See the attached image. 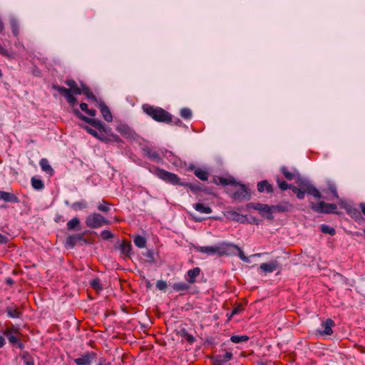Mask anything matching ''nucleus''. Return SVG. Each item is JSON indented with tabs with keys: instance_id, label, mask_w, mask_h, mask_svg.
Instances as JSON below:
<instances>
[{
	"instance_id": "obj_53",
	"label": "nucleus",
	"mask_w": 365,
	"mask_h": 365,
	"mask_svg": "<svg viewBox=\"0 0 365 365\" xmlns=\"http://www.w3.org/2000/svg\"><path fill=\"white\" fill-rule=\"evenodd\" d=\"M9 241V240L6 236L3 235L0 233V244L5 245L7 244Z\"/></svg>"
},
{
	"instance_id": "obj_41",
	"label": "nucleus",
	"mask_w": 365,
	"mask_h": 365,
	"mask_svg": "<svg viewBox=\"0 0 365 365\" xmlns=\"http://www.w3.org/2000/svg\"><path fill=\"white\" fill-rule=\"evenodd\" d=\"M80 108L83 111H85L88 115L94 117L96 114V111L94 109H88V105L86 103H81Z\"/></svg>"
},
{
	"instance_id": "obj_36",
	"label": "nucleus",
	"mask_w": 365,
	"mask_h": 365,
	"mask_svg": "<svg viewBox=\"0 0 365 365\" xmlns=\"http://www.w3.org/2000/svg\"><path fill=\"white\" fill-rule=\"evenodd\" d=\"M90 285L97 293H99L103 289L101 280L98 278L92 279L90 282Z\"/></svg>"
},
{
	"instance_id": "obj_57",
	"label": "nucleus",
	"mask_w": 365,
	"mask_h": 365,
	"mask_svg": "<svg viewBox=\"0 0 365 365\" xmlns=\"http://www.w3.org/2000/svg\"><path fill=\"white\" fill-rule=\"evenodd\" d=\"M247 220H248V222L251 224H255V225L259 224V220L255 217H250L249 220L247 218Z\"/></svg>"
},
{
	"instance_id": "obj_28",
	"label": "nucleus",
	"mask_w": 365,
	"mask_h": 365,
	"mask_svg": "<svg viewBox=\"0 0 365 365\" xmlns=\"http://www.w3.org/2000/svg\"><path fill=\"white\" fill-rule=\"evenodd\" d=\"M81 94H83L87 98L91 99L93 101L98 102L96 96L93 94L91 89L85 84H81Z\"/></svg>"
},
{
	"instance_id": "obj_51",
	"label": "nucleus",
	"mask_w": 365,
	"mask_h": 365,
	"mask_svg": "<svg viewBox=\"0 0 365 365\" xmlns=\"http://www.w3.org/2000/svg\"><path fill=\"white\" fill-rule=\"evenodd\" d=\"M233 357L232 352H226L225 355L222 356V359H221L223 362H227L231 360Z\"/></svg>"
},
{
	"instance_id": "obj_55",
	"label": "nucleus",
	"mask_w": 365,
	"mask_h": 365,
	"mask_svg": "<svg viewBox=\"0 0 365 365\" xmlns=\"http://www.w3.org/2000/svg\"><path fill=\"white\" fill-rule=\"evenodd\" d=\"M11 31L14 36H17L19 34V29L17 25L15 23H13L11 25Z\"/></svg>"
},
{
	"instance_id": "obj_11",
	"label": "nucleus",
	"mask_w": 365,
	"mask_h": 365,
	"mask_svg": "<svg viewBox=\"0 0 365 365\" xmlns=\"http://www.w3.org/2000/svg\"><path fill=\"white\" fill-rule=\"evenodd\" d=\"M115 130L125 138L134 140L136 138L135 131L125 123H118Z\"/></svg>"
},
{
	"instance_id": "obj_9",
	"label": "nucleus",
	"mask_w": 365,
	"mask_h": 365,
	"mask_svg": "<svg viewBox=\"0 0 365 365\" xmlns=\"http://www.w3.org/2000/svg\"><path fill=\"white\" fill-rule=\"evenodd\" d=\"M226 243L222 244L220 247L218 246H204L200 247L198 250L200 252L207 253V254H215L217 253L219 256H225L229 255L230 252L227 250V247L225 246Z\"/></svg>"
},
{
	"instance_id": "obj_25",
	"label": "nucleus",
	"mask_w": 365,
	"mask_h": 365,
	"mask_svg": "<svg viewBox=\"0 0 365 365\" xmlns=\"http://www.w3.org/2000/svg\"><path fill=\"white\" fill-rule=\"evenodd\" d=\"M200 272L201 270L198 267H194L193 269L188 270L187 272V281L190 284H194L196 282L195 278L200 275Z\"/></svg>"
},
{
	"instance_id": "obj_18",
	"label": "nucleus",
	"mask_w": 365,
	"mask_h": 365,
	"mask_svg": "<svg viewBox=\"0 0 365 365\" xmlns=\"http://www.w3.org/2000/svg\"><path fill=\"white\" fill-rule=\"evenodd\" d=\"M98 108L105 120L107 122H111L113 120V115L109 108L106 105V103L103 101H100Z\"/></svg>"
},
{
	"instance_id": "obj_54",
	"label": "nucleus",
	"mask_w": 365,
	"mask_h": 365,
	"mask_svg": "<svg viewBox=\"0 0 365 365\" xmlns=\"http://www.w3.org/2000/svg\"><path fill=\"white\" fill-rule=\"evenodd\" d=\"M242 307L241 304H238L236 307H234V309L232 311V314H237L242 312Z\"/></svg>"
},
{
	"instance_id": "obj_29",
	"label": "nucleus",
	"mask_w": 365,
	"mask_h": 365,
	"mask_svg": "<svg viewBox=\"0 0 365 365\" xmlns=\"http://www.w3.org/2000/svg\"><path fill=\"white\" fill-rule=\"evenodd\" d=\"M228 215H229L230 219H232V220L239 222L240 223H244L247 221L246 216L242 215L237 212H235V211L228 212Z\"/></svg>"
},
{
	"instance_id": "obj_3",
	"label": "nucleus",
	"mask_w": 365,
	"mask_h": 365,
	"mask_svg": "<svg viewBox=\"0 0 365 365\" xmlns=\"http://www.w3.org/2000/svg\"><path fill=\"white\" fill-rule=\"evenodd\" d=\"M144 112L155 120L165 123L172 122V115L165 110L159 107H154L150 105L143 106Z\"/></svg>"
},
{
	"instance_id": "obj_48",
	"label": "nucleus",
	"mask_w": 365,
	"mask_h": 365,
	"mask_svg": "<svg viewBox=\"0 0 365 365\" xmlns=\"http://www.w3.org/2000/svg\"><path fill=\"white\" fill-rule=\"evenodd\" d=\"M329 190L331 191L332 195L335 198H339V195L336 190V187L334 184L329 182L328 184Z\"/></svg>"
},
{
	"instance_id": "obj_43",
	"label": "nucleus",
	"mask_w": 365,
	"mask_h": 365,
	"mask_svg": "<svg viewBox=\"0 0 365 365\" xmlns=\"http://www.w3.org/2000/svg\"><path fill=\"white\" fill-rule=\"evenodd\" d=\"M180 115L185 119H190L192 115V110L188 108H183L180 110Z\"/></svg>"
},
{
	"instance_id": "obj_34",
	"label": "nucleus",
	"mask_w": 365,
	"mask_h": 365,
	"mask_svg": "<svg viewBox=\"0 0 365 365\" xmlns=\"http://www.w3.org/2000/svg\"><path fill=\"white\" fill-rule=\"evenodd\" d=\"M300 188H298L295 187L294 185H292L290 187V190H292V192L296 195L297 197L299 200L304 198V194L306 193L304 190L302 188L301 184L299 185Z\"/></svg>"
},
{
	"instance_id": "obj_39",
	"label": "nucleus",
	"mask_w": 365,
	"mask_h": 365,
	"mask_svg": "<svg viewBox=\"0 0 365 365\" xmlns=\"http://www.w3.org/2000/svg\"><path fill=\"white\" fill-rule=\"evenodd\" d=\"M173 288L174 290L180 292V291H187L190 287L185 282H178L175 283L173 285Z\"/></svg>"
},
{
	"instance_id": "obj_10",
	"label": "nucleus",
	"mask_w": 365,
	"mask_h": 365,
	"mask_svg": "<svg viewBox=\"0 0 365 365\" xmlns=\"http://www.w3.org/2000/svg\"><path fill=\"white\" fill-rule=\"evenodd\" d=\"M247 207L258 210L262 214V215L265 217L267 219H274V216L272 215L271 206H269L267 204L250 203L247 205Z\"/></svg>"
},
{
	"instance_id": "obj_56",
	"label": "nucleus",
	"mask_w": 365,
	"mask_h": 365,
	"mask_svg": "<svg viewBox=\"0 0 365 365\" xmlns=\"http://www.w3.org/2000/svg\"><path fill=\"white\" fill-rule=\"evenodd\" d=\"M224 363L223 361L218 358H215L212 361V365H224Z\"/></svg>"
},
{
	"instance_id": "obj_15",
	"label": "nucleus",
	"mask_w": 365,
	"mask_h": 365,
	"mask_svg": "<svg viewBox=\"0 0 365 365\" xmlns=\"http://www.w3.org/2000/svg\"><path fill=\"white\" fill-rule=\"evenodd\" d=\"M301 186L307 194L311 195L317 199L322 197L320 192L312 185L308 182H302L301 183Z\"/></svg>"
},
{
	"instance_id": "obj_22",
	"label": "nucleus",
	"mask_w": 365,
	"mask_h": 365,
	"mask_svg": "<svg viewBox=\"0 0 365 365\" xmlns=\"http://www.w3.org/2000/svg\"><path fill=\"white\" fill-rule=\"evenodd\" d=\"M278 267V263L276 261H272L268 263H262L260 264V269L264 273H270L275 271Z\"/></svg>"
},
{
	"instance_id": "obj_19",
	"label": "nucleus",
	"mask_w": 365,
	"mask_h": 365,
	"mask_svg": "<svg viewBox=\"0 0 365 365\" xmlns=\"http://www.w3.org/2000/svg\"><path fill=\"white\" fill-rule=\"evenodd\" d=\"M292 207V205L287 202L277 205H272L271 206L272 215L274 212L279 213V212H288L291 210Z\"/></svg>"
},
{
	"instance_id": "obj_2",
	"label": "nucleus",
	"mask_w": 365,
	"mask_h": 365,
	"mask_svg": "<svg viewBox=\"0 0 365 365\" xmlns=\"http://www.w3.org/2000/svg\"><path fill=\"white\" fill-rule=\"evenodd\" d=\"M65 83L69 87V88L56 84L52 86V88L57 91L61 95L66 98L68 103L73 110L76 109V106L77 104V99L74 95H81L82 93L81 86L79 87L73 79L66 80Z\"/></svg>"
},
{
	"instance_id": "obj_23",
	"label": "nucleus",
	"mask_w": 365,
	"mask_h": 365,
	"mask_svg": "<svg viewBox=\"0 0 365 365\" xmlns=\"http://www.w3.org/2000/svg\"><path fill=\"white\" fill-rule=\"evenodd\" d=\"M257 190L259 192L266 191L267 193H272L273 186L267 180H262L257 183Z\"/></svg>"
},
{
	"instance_id": "obj_44",
	"label": "nucleus",
	"mask_w": 365,
	"mask_h": 365,
	"mask_svg": "<svg viewBox=\"0 0 365 365\" xmlns=\"http://www.w3.org/2000/svg\"><path fill=\"white\" fill-rule=\"evenodd\" d=\"M21 357L26 365H34V361L32 357L28 353L23 354Z\"/></svg>"
},
{
	"instance_id": "obj_61",
	"label": "nucleus",
	"mask_w": 365,
	"mask_h": 365,
	"mask_svg": "<svg viewBox=\"0 0 365 365\" xmlns=\"http://www.w3.org/2000/svg\"><path fill=\"white\" fill-rule=\"evenodd\" d=\"M5 344V339L3 336H0V348Z\"/></svg>"
},
{
	"instance_id": "obj_16",
	"label": "nucleus",
	"mask_w": 365,
	"mask_h": 365,
	"mask_svg": "<svg viewBox=\"0 0 365 365\" xmlns=\"http://www.w3.org/2000/svg\"><path fill=\"white\" fill-rule=\"evenodd\" d=\"M83 239L84 235L83 233L70 235L66 238L65 245L67 248H73L76 245L77 242L83 240Z\"/></svg>"
},
{
	"instance_id": "obj_24",
	"label": "nucleus",
	"mask_w": 365,
	"mask_h": 365,
	"mask_svg": "<svg viewBox=\"0 0 365 365\" xmlns=\"http://www.w3.org/2000/svg\"><path fill=\"white\" fill-rule=\"evenodd\" d=\"M6 312L10 318H20L23 313L22 310L18 307H7Z\"/></svg>"
},
{
	"instance_id": "obj_4",
	"label": "nucleus",
	"mask_w": 365,
	"mask_h": 365,
	"mask_svg": "<svg viewBox=\"0 0 365 365\" xmlns=\"http://www.w3.org/2000/svg\"><path fill=\"white\" fill-rule=\"evenodd\" d=\"M232 186L235 188L231 194L232 200L242 202L250 199V190L245 185L237 182V185H233Z\"/></svg>"
},
{
	"instance_id": "obj_49",
	"label": "nucleus",
	"mask_w": 365,
	"mask_h": 365,
	"mask_svg": "<svg viewBox=\"0 0 365 365\" xmlns=\"http://www.w3.org/2000/svg\"><path fill=\"white\" fill-rule=\"evenodd\" d=\"M156 287L160 290H164L167 288V283L165 281L159 280L156 283Z\"/></svg>"
},
{
	"instance_id": "obj_59",
	"label": "nucleus",
	"mask_w": 365,
	"mask_h": 365,
	"mask_svg": "<svg viewBox=\"0 0 365 365\" xmlns=\"http://www.w3.org/2000/svg\"><path fill=\"white\" fill-rule=\"evenodd\" d=\"M96 365H112L110 362H107L106 359H101Z\"/></svg>"
},
{
	"instance_id": "obj_8",
	"label": "nucleus",
	"mask_w": 365,
	"mask_h": 365,
	"mask_svg": "<svg viewBox=\"0 0 365 365\" xmlns=\"http://www.w3.org/2000/svg\"><path fill=\"white\" fill-rule=\"evenodd\" d=\"M3 334L7 337L9 343L11 344H16L20 340L19 337L16 336L21 334L19 329L14 327L12 324L10 325H6V328L3 331Z\"/></svg>"
},
{
	"instance_id": "obj_27",
	"label": "nucleus",
	"mask_w": 365,
	"mask_h": 365,
	"mask_svg": "<svg viewBox=\"0 0 365 365\" xmlns=\"http://www.w3.org/2000/svg\"><path fill=\"white\" fill-rule=\"evenodd\" d=\"M40 166L43 171L48 174L50 176L54 173L53 169L50 165L48 161L46 158H42L39 162Z\"/></svg>"
},
{
	"instance_id": "obj_52",
	"label": "nucleus",
	"mask_w": 365,
	"mask_h": 365,
	"mask_svg": "<svg viewBox=\"0 0 365 365\" xmlns=\"http://www.w3.org/2000/svg\"><path fill=\"white\" fill-rule=\"evenodd\" d=\"M0 54L5 57L9 58L11 56V55L9 54L8 51L6 49H5L4 47H2L1 45H0Z\"/></svg>"
},
{
	"instance_id": "obj_42",
	"label": "nucleus",
	"mask_w": 365,
	"mask_h": 365,
	"mask_svg": "<svg viewBox=\"0 0 365 365\" xmlns=\"http://www.w3.org/2000/svg\"><path fill=\"white\" fill-rule=\"evenodd\" d=\"M321 231L324 234H329L331 236L334 235L336 233L335 230L327 225H322L320 227Z\"/></svg>"
},
{
	"instance_id": "obj_30",
	"label": "nucleus",
	"mask_w": 365,
	"mask_h": 365,
	"mask_svg": "<svg viewBox=\"0 0 365 365\" xmlns=\"http://www.w3.org/2000/svg\"><path fill=\"white\" fill-rule=\"evenodd\" d=\"M194 208L199 212L205 213V214H210L212 211L211 207H210L208 206H205L202 203H195L194 205Z\"/></svg>"
},
{
	"instance_id": "obj_62",
	"label": "nucleus",
	"mask_w": 365,
	"mask_h": 365,
	"mask_svg": "<svg viewBox=\"0 0 365 365\" xmlns=\"http://www.w3.org/2000/svg\"><path fill=\"white\" fill-rule=\"evenodd\" d=\"M360 208L363 214L365 215V203H361Z\"/></svg>"
},
{
	"instance_id": "obj_50",
	"label": "nucleus",
	"mask_w": 365,
	"mask_h": 365,
	"mask_svg": "<svg viewBox=\"0 0 365 365\" xmlns=\"http://www.w3.org/2000/svg\"><path fill=\"white\" fill-rule=\"evenodd\" d=\"M182 186H185V187H189L191 190L192 191H196V190H200V187L196 185H194V184H192V183H182V185H181Z\"/></svg>"
},
{
	"instance_id": "obj_40",
	"label": "nucleus",
	"mask_w": 365,
	"mask_h": 365,
	"mask_svg": "<svg viewBox=\"0 0 365 365\" xmlns=\"http://www.w3.org/2000/svg\"><path fill=\"white\" fill-rule=\"evenodd\" d=\"M180 334L181 336L190 344H192L195 341V338L192 334H189L185 329H182Z\"/></svg>"
},
{
	"instance_id": "obj_46",
	"label": "nucleus",
	"mask_w": 365,
	"mask_h": 365,
	"mask_svg": "<svg viewBox=\"0 0 365 365\" xmlns=\"http://www.w3.org/2000/svg\"><path fill=\"white\" fill-rule=\"evenodd\" d=\"M109 203L106 201L103 200V203L98 205V210L103 212H108L110 210V207H108Z\"/></svg>"
},
{
	"instance_id": "obj_63",
	"label": "nucleus",
	"mask_w": 365,
	"mask_h": 365,
	"mask_svg": "<svg viewBox=\"0 0 365 365\" xmlns=\"http://www.w3.org/2000/svg\"><path fill=\"white\" fill-rule=\"evenodd\" d=\"M4 29V25L3 24V22L0 20V33H1L3 31Z\"/></svg>"
},
{
	"instance_id": "obj_7",
	"label": "nucleus",
	"mask_w": 365,
	"mask_h": 365,
	"mask_svg": "<svg viewBox=\"0 0 365 365\" xmlns=\"http://www.w3.org/2000/svg\"><path fill=\"white\" fill-rule=\"evenodd\" d=\"M310 207L314 212L329 214L335 213L337 206L334 203H327L324 201H320L318 203L311 202Z\"/></svg>"
},
{
	"instance_id": "obj_6",
	"label": "nucleus",
	"mask_w": 365,
	"mask_h": 365,
	"mask_svg": "<svg viewBox=\"0 0 365 365\" xmlns=\"http://www.w3.org/2000/svg\"><path fill=\"white\" fill-rule=\"evenodd\" d=\"M155 175L163 181L170 183L172 185H182V182H181L180 178L176 174L168 172L165 170L157 168L155 170Z\"/></svg>"
},
{
	"instance_id": "obj_60",
	"label": "nucleus",
	"mask_w": 365,
	"mask_h": 365,
	"mask_svg": "<svg viewBox=\"0 0 365 365\" xmlns=\"http://www.w3.org/2000/svg\"><path fill=\"white\" fill-rule=\"evenodd\" d=\"M6 283L9 286H12L14 284V281L11 278L8 277L6 279Z\"/></svg>"
},
{
	"instance_id": "obj_21",
	"label": "nucleus",
	"mask_w": 365,
	"mask_h": 365,
	"mask_svg": "<svg viewBox=\"0 0 365 365\" xmlns=\"http://www.w3.org/2000/svg\"><path fill=\"white\" fill-rule=\"evenodd\" d=\"M213 182L217 185H237V182L235 180L234 178L230 177L228 178L223 177H217L215 178Z\"/></svg>"
},
{
	"instance_id": "obj_37",
	"label": "nucleus",
	"mask_w": 365,
	"mask_h": 365,
	"mask_svg": "<svg viewBox=\"0 0 365 365\" xmlns=\"http://www.w3.org/2000/svg\"><path fill=\"white\" fill-rule=\"evenodd\" d=\"M134 244L139 248H143L146 245V240L144 237L137 235L133 240Z\"/></svg>"
},
{
	"instance_id": "obj_1",
	"label": "nucleus",
	"mask_w": 365,
	"mask_h": 365,
	"mask_svg": "<svg viewBox=\"0 0 365 365\" xmlns=\"http://www.w3.org/2000/svg\"><path fill=\"white\" fill-rule=\"evenodd\" d=\"M73 114L81 119V120L85 121L86 123H88L91 126L96 128L103 135V137H104L108 140H101L102 142H104L106 143H120L122 140L120 138L113 133L112 132V130L109 127H106L105 125H103L100 120H98L94 118H90L85 115H83L78 109H73Z\"/></svg>"
},
{
	"instance_id": "obj_26",
	"label": "nucleus",
	"mask_w": 365,
	"mask_h": 365,
	"mask_svg": "<svg viewBox=\"0 0 365 365\" xmlns=\"http://www.w3.org/2000/svg\"><path fill=\"white\" fill-rule=\"evenodd\" d=\"M67 230L69 231H79L81 230V222L78 217H73L67 222Z\"/></svg>"
},
{
	"instance_id": "obj_13",
	"label": "nucleus",
	"mask_w": 365,
	"mask_h": 365,
	"mask_svg": "<svg viewBox=\"0 0 365 365\" xmlns=\"http://www.w3.org/2000/svg\"><path fill=\"white\" fill-rule=\"evenodd\" d=\"M118 248L120 251V257L122 259H125L127 258H130L131 251H132V245L130 241L126 240H123L121 243L118 245Z\"/></svg>"
},
{
	"instance_id": "obj_33",
	"label": "nucleus",
	"mask_w": 365,
	"mask_h": 365,
	"mask_svg": "<svg viewBox=\"0 0 365 365\" xmlns=\"http://www.w3.org/2000/svg\"><path fill=\"white\" fill-rule=\"evenodd\" d=\"M31 185L35 190H42L44 187V184L41 179L36 178V177H32L31 180Z\"/></svg>"
},
{
	"instance_id": "obj_31",
	"label": "nucleus",
	"mask_w": 365,
	"mask_h": 365,
	"mask_svg": "<svg viewBox=\"0 0 365 365\" xmlns=\"http://www.w3.org/2000/svg\"><path fill=\"white\" fill-rule=\"evenodd\" d=\"M83 128L91 135L96 138L97 139L101 140H107L104 137H103V135L98 131H96L91 128H89L87 125H84Z\"/></svg>"
},
{
	"instance_id": "obj_5",
	"label": "nucleus",
	"mask_w": 365,
	"mask_h": 365,
	"mask_svg": "<svg viewBox=\"0 0 365 365\" xmlns=\"http://www.w3.org/2000/svg\"><path fill=\"white\" fill-rule=\"evenodd\" d=\"M86 225L88 227L95 229L102 227L103 225H110V222L106 220L102 215L94 212L87 216Z\"/></svg>"
},
{
	"instance_id": "obj_20",
	"label": "nucleus",
	"mask_w": 365,
	"mask_h": 365,
	"mask_svg": "<svg viewBox=\"0 0 365 365\" xmlns=\"http://www.w3.org/2000/svg\"><path fill=\"white\" fill-rule=\"evenodd\" d=\"M0 200L14 203H18L19 202V200L16 195L5 191H0Z\"/></svg>"
},
{
	"instance_id": "obj_64",
	"label": "nucleus",
	"mask_w": 365,
	"mask_h": 365,
	"mask_svg": "<svg viewBox=\"0 0 365 365\" xmlns=\"http://www.w3.org/2000/svg\"><path fill=\"white\" fill-rule=\"evenodd\" d=\"M151 157H152L153 158H158V159H159V158H159V155H158L157 153H154V154H153V155H151Z\"/></svg>"
},
{
	"instance_id": "obj_45",
	"label": "nucleus",
	"mask_w": 365,
	"mask_h": 365,
	"mask_svg": "<svg viewBox=\"0 0 365 365\" xmlns=\"http://www.w3.org/2000/svg\"><path fill=\"white\" fill-rule=\"evenodd\" d=\"M277 182L279 187L282 190H286L287 189H290V187H292L293 185H289V184L287 183L285 181H282L279 178L277 179Z\"/></svg>"
},
{
	"instance_id": "obj_12",
	"label": "nucleus",
	"mask_w": 365,
	"mask_h": 365,
	"mask_svg": "<svg viewBox=\"0 0 365 365\" xmlns=\"http://www.w3.org/2000/svg\"><path fill=\"white\" fill-rule=\"evenodd\" d=\"M96 353L93 351H86L79 358L74 359V362L77 365H91L93 359L96 358Z\"/></svg>"
},
{
	"instance_id": "obj_17",
	"label": "nucleus",
	"mask_w": 365,
	"mask_h": 365,
	"mask_svg": "<svg viewBox=\"0 0 365 365\" xmlns=\"http://www.w3.org/2000/svg\"><path fill=\"white\" fill-rule=\"evenodd\" d=\"M225 246L227 247V250L230 254H235L234 250L237 251L238 257L244 262H248V257H246L242 250V249L237 245L232 243H226Z\"/></svg>"
},
{
	"instance_id": "obj_47",
	"label": "nucleus",
	"mask_w": 365,
	"mask_h": 365,
	"mask_svg": "<svg viewBox=\"0 0 365 365\" xmlns=\"http://www.w3.org/2000/svg\"><path fill=\"white\" fill-rule=\"evenodd\" d=\"M101 237L104 240H108L113 237V235L109 230H103L101 233Z\"/></svg>"
},
{
	"instance_id": "obj_35",
	"label": "nucleus",
	"mask_w": 365,
	"mask_h": 365,
	"mask_svg": "<svg viewBox=\"0 0 365 365\" xmlns=\"http://www.w3.org/2000/svg\"><path fill=\"white\" fill-rule=\"evenodd\" d=\"M194 173L201 180L205 181L208 179V173L205 170L197 168L195 170Z\"/></svg>"
},
{
	"instance_id": "obj_38",
	"label": "nucleus",
	"mask_w": 365,
	"mask_h": 365,
	"mask_svg": "<svg viewBox=\"0 0 365 365\" xmlns=\"http://www.w3.org/2000/svg\"><path fill=\"white\" fill-rule=\"evenodd\" d=\"M230 340L232 342H233L235 344H237L240 342H244V341H248L249 337L246 335H242V336L233 335L230 337Z\"/></svg>"
},
{
	"instance_id": "obj_32",
	"label": "nucleus",
	"mask_w": 365,
	"mask_h": 365,
	"mask_svg": "<svg viewBox=\"0 0 365 365\" xmlns=\"http://www.w3.org/2000/svg\"><path fill=\"white\" fill-rule=\"evenodd\" d=\"M280 171L284 175L285 178L288 180H294L297 175V173L296 172H289L287 168H286V167H282L280 168Z\"/></svg>"
},
{
	"instance_id": "obj_14",
	"label": "nucleus",
	"mask_w": 365,
	"mask_h": 365,
	"mask_svg": "<svg viewBox=\"0 0 365 365\" xmlns=\"http://www.w3.org/2000/svg\"><path fill=\"white\" fill-rule=\"evenodd\" d=\"M334 322L331 319H327L322 323V327L324 328V329L318 330L317 331L320 335L329 336L333 333L332 328L334 327Z\"/></svg>"
},
{
	"instance_id": "obj_58",
	"label": "nucleus",
	"mask_w": 365,
	"mask_h": 365,
	"mask_svg": "<svg viewBox=\"0 0 365 365\" xmlns=\"http://www.w3.org/2000/svg\"><path fill=\"white\" fill-rule=\"evenodd\" d=\"M76 209H83L86 207V205L82 202H76L73 204Z\"/></svg>"
}]
</instances>
